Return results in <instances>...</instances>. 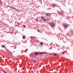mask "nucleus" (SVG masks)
<instances>
[{
    "label": "nucleus",
    "instance_id": "nucleus-1",
    "mask_svg": "<svg viewBox=\"0 0 73 73\" xmlns=\"http://www.w3.org/2000/svg\"><path fill=\"white\" fill-rule=\"evenodd\" d=\"M41 18L43 20L45 21H48V19H49V18H48V17H46L45 18L43 17H41Z\"/></svg>",
    "mask_w": 73,
    "mask_h": 73
},
{
    "label": "nucleus",
    "instance_id": "nucleus-2",
    "mask_svg": "<svg viewBox=\"0 0 73 73\" xmlns=\"http://www.w3.org/2000/svg\"><path fill=\"white\" fill-rule=\"evenodd\" d=\"M63 27H65V28H67V27H68V25L67 23H65L63 24Z\"/></svg>",
    "mask_w": 73,
    "mask_h": 73
},
{
    "label": "nucleus",
    "instance_id": "nucleus-3",
    "mask_svg": "<svg viewBox=\"0 0 73 73\" xmlns=\"http://www.w3.org/2000/svg\"><path fill=\"white\" fill-rule=\"evenodd\" d=\"M49 24H50L51 27H54L55 26L54 24L53 23H49Z\"/></svg>",
    "mask_w": 73,
    "mask_h": 73
},
{
    "label": "nucleus",
    "instance_id": "nucleus-4",
    "mask_svg": "<svg viewBox=\"0 0 73 73\" xmlns=\"http://www.w3.org/2000/svg\"><path fill=\"white\" fill-rule=\"evenodd\" d=\"M58 14H59V15H61V16H63V15H64V14L63 13H62V12L60 13V12H59Z\"/></svg>",
    "mask_w": 73,
    "mask_h": 73
},
{
    "label": "nucleus",
    "instance_id": "nucleus-5",
    "mask_svg": "<svg viewBox=\"0 0 73 73\" xmlns=\"http://www.w3.org/2000/svg\"><path fill=\"white\" fill-rule=\"evenodd\" d=\"M46 15L47 16H50L51 14L49 13H46Z\"/></svg>",
    "mask_w": 73,
    "mask_h": 73
},
{
    "label": "nucleus",
    "instance_id": "nucleus-6",
    "mask_svg": "<svg viewBox=\"0 0 73 73\" xmlns=\"http://www.w3.org/2000/svg\"><path fill=\"white\" fill-rule=\"evenodd\" d=\"M10 7L11 8H12V9H16L15 8V7Z\"/></svg>",
    "mask_w": 73,
    "mask_h": 73
},
{
    "label": "nucleus",
    "instance_id": "nucleus-7",
    "mask_svg": "<svg viewBox=\"0 0 73 73\" xmlns=\"http://www.w3.org/2000/svg\"><path fill=\"white\" fill-rule=\"evenodd\" d=\"M44 52H39V54H44Z\"/></svg>",
    "mask_w": 73,
    "mask_h": 73
},
{
    "label": "nucleus",
    "instance_id": "nucleus-8",
    "mask_svg": "<svg viewBox=\"0 0 73 73\" xmlns=\"http://www.w3.org/2000/svg\"><path fill=\"white\" fill-rule=\"evenodd\" d=\"M35 20H36V22H37L38 21V19H37V18H36V19H35Z\"/></svg>",
    "mask_w": 73,
    "mask_h": 73
},
{
    "label": "nucleus",
    "instance_id": "nucleus-9",
    "mask_svg": "<svg viewBox=\"0 0 73 73\" xmlns=\"http://www.w3.org/2000/svg\"><path fill=\"white\" fill-rule=\"evenodd\" d=\"M52 6H53V7H54V6L56 5H55V4H52Z\"/></svg>",
    "mask_w": 73,
    "mask_h": 73
},
{
    "label": "nucleus",
    "instance_id": "nucleus-10",
    "mask_svg": "<svg viewBox=\"0 0 73 73\" xmlns=\"http://www.w3.org/2000/svg\"><path fill=\"white\" fill-rule=\"evenodd\" d=\"M40 45H43V44H42V42H40Z\"/></svg>",
    "mask_w": 73,
    "mask_h": 73
},
{
    "label": "nucleus",
    "instance_id": "nucleus-11",
    "mask_svg": "<svg viewBox=\"0 0 73 73\" xmlns=\"http://www.w3.org/2000/svg\"><path fill=\"white\" fill-rule=\"evenodd\" d=\"M0 3L1 5H2V3H1V0H0Z\"/></svg>",
    "mask_w": 73,
    "mask_h": 73
},
{
    "label": "nucleus",
    "instance_id": "nucleus-12",
    "mask_svg": "<svg viewBox=\"0 0 73 73\" xmlns=\"http://www.w3.org/2000/svg\"><path fill=\"white\" fill-rule=\"evenodd\" d=\"M23 39H25V36H23Z\"/></svg>",
    "mask_w": 73,
    "mask_h": 73
},
{
    "label": "nucleus",
    "instance_id": "nucleus-13",
    "mask_svg": "<svg viewBox=\"0 0 73 73\" xmlns=\"http://www.w3.org/2000/svg\"><path fill=\"white\" fill-rule=\"evenodd\" d=\"M37 54H38V53H37V52H36L35 53V55H37Z\"/></svg>",
    "mask_w": 73,
    "mask_h": 73
},
{
    "label": "nucleus",
    "instance_id": "nucleus-14",
    "mask_svg": "<svg viewBox=\"0 0 73 73\" xmlns=\"http://www.w3.org/2000/svg\"><path fill=\"white\" fill-rule=\"evenodd\" d=\"M23 27L24 28H25V27H26V26L25 25H23Z\"/></svg>",
    "mask_w": 73,
    "mask_h": 73
},
{
    "label": "nucleus",
    "instance_id": "nucleus-15",
    "mask_svg": "<svg viewBox=\"0 0 73 73\" xmlns=\"http://www.w3.org/2000/svg\"><path fill=\"white\" fill-rule=\"evenodd\" d=\"M4 47V48H5V46L4 45H3L2 46V48H3Z\"/></svg>",
    "mask_w": 73,
    "mask_h": 73
},
{
    "label": "nucleus",
    "instance_id": "nucleus-16",
    "mask_svg": "<svg viewBox=\"0 0 73 73\" xmlns=\"http://www.w3.org/2000/svg\"><path fill=\"white\" fill-rule=\"evenodd\" d=\"M17 27H18V28H19V25H17L16 26V27H17Z\"/></svg>",
    "mask_w": 73,
    "mask_h": 73
},
{
    "label": "nucleus",
    "instance_id": "nucleus-17",
    "mask_svg": "<svg viewBox=\"0 0 73 73\" xmlns=\"http://www.w3.org/2000/svg\"><path fill=\"white\" fill-rule=\"evenodd\" d=\"M71 33H73V31H71Z\"/></svg>",
    "mask_w": 73,
    "mask_h": 73
},
{
    "label": "nucleus",
    "instance_id": "nucleus-18",
    "mask_svg": "<svg viewBox=\"0 0 73 73\" xmlns=\"http://www.w3.org/2000/svg\"><path fill=\"white\" fill-rule=\"evenodd\" d=\"M15 9H16V11H17L18 12H19V11H18V10L16 9V8Z\"/></svg>",
    "mask_w": 73,
    "mask_h": 73
},
{
    "label": "nucleus",
    "instance_id": "nucleus-19",
    "mask_svg": "<svg viewBox=\"0 0 73 73\" xmlns=\"http://www.w3.org/2000/svg\"><path fill=\"white\" fill-rule=\"evenodd\" d=\"M28 50V49H27L25 51V52H27Z\"/></svg>",
    "mask_w": 73,
    "mask_h": 73
},
{
    "label": "nucleus",
    "instance_id": "nucleus-20",
    "mask_svg": "<svg viewBox=\"0 0 73 73\" xmlns=\"http://www.w3.org/2000/svg\"><path fill=\"white\" fill-rule=\"evenodd\" d=\"M54 56H57V54H54Z\"/></svg>",
    "mask_w": 73,
    "mask_h": 73
},
{
    "label": "nucleus",
    "instance_id": "nucleus-21",
    "mask_svg": "<svg viewBox=\"0 0 73 73\" xmlns=\"http://www.w3.org/2000/svg\"><path fill=\"white\" fill-rule=\"evenodd\" d=\"M61 53L64 54V53H65V52H61Z\"/></svg>",
    "mask_w": 73,
    "mask_h": 73
},
{
    "label": "nucleus",
    "instance_id": "nucleus-22",
    "mask_svg": "<svg viewBox=\"0 0 73 73\" xmlns=\"http://www.w3.org/2000/svg\"><path fill=\"white\" fill-rule=\"evenodd\" d=\"M38 32H40V31L38 30H37Z\"/></svg>",
    "mask_w": 73,
    "mask_h": 73
},
{
    "label": "nucleus",
    "instance_id": "nucleus-23",
    "mask_svg": "<svg viewBox=\"0 0 73 73\" xmlns=\"http://www.w3.org/2000/svg\"><path fill=\"white\" fill-rule=\"evenodd\" d=\"M10 32L11 33V34L13 33V32Z\"/></svg>",
    "mask_w": 73,
    "mask_h": 73
},
{
    "label": "nucleus",
    "instance_id": "nucleus-24",
    "mask_svg": "<svg viewBox=\"0 0 73 73\" xmlns=\"http://www.w3.org/2000/svg\"><path fill=\"white\" fill-rule=\"evenodd\" d=\"M3 72H4V73H6V72H5V71H3Z\"/></svg>",
    "mask_w": 73,
    "mask_h": 73
},
{
    "label": "nucleus",
    "instance_id": "nucleus-25",
    "mask_svg": "<svg viewBox=\"0 0 73 73\" xmlns=\"http://www.w3.org/2000/svg\"><path fill=\"white\" fill-rule=\"evenodd\" d=\"M33 36H31L30 37V38H33Z\"/></svg>",
    "mask_w": 73,
    "mask_h": 73
},
{
    "label": "nucleus",
    "instance_id": "nucleus-26",
    "mask_svg": "<svg viewBox=\"0 0 73 73\" xmlns=\"http://www.w3.org/2000/svg\"><path fill=\"white\" fill-rule=\"evenodd\" d=\"M34 62H36V60L34 61Z\"/></svg>",
    "mask_w": 73,
    "mask_h": 73
},
{
    "label": "nucleus",
    "instance_id": "nucleus-27",
    "mask_svg": "<svg viewBox=\"0 0 73 73\" xmlns=\"http://www.w3.org/2000/svg\"><path fill=\"white\" fill-rule=\"evenodd\" d=\"M17 24H19V25H20V24H19V23H17Z\"/></svg>",
    "mask_w": 73,
    "mask_h": 73
},
{
    "label": "nucleus",
    "instance_id": "nucleus-28",
    "mask_svg": "<svg viewBox=\"0 0 73 73\" xmlns=\"http://www.w3.org/2000/svg\"><path fill=\"white\" fill-rule=\"evenodd\" d=\"M49 49H51V47L50 48H49Z\"/></svg>",
    "mask_w": 73,
    "mask_h": 73
},
{
    "label": "nucleus",
    "instance_id": "nucleus-29",
    "mask_svg": "<svg viewBox=\"0 0 73 73\" xmlns=\"http://www.w3.org/2000/svg\"><path fill=\"white\" fill-rule=\"evenodd\" d=\"M31 61H33V60H32Z\"/></svg>",
    "mask_w": 73,
    "mask_h": 73
},
{
    "label": "nucleus",
    "instance_id": "nucleus-30",
    "mask_svg": "<svg viewBox=\"0 0 73 73\" xmlns=\"http://www.w3.org/2000/svg\"><path fill=\"white\" fill-rule=\"evenodd\" d=\"M12 31L13 32V30H12Z\"/></svg>",
    "mask_w": 73,
    "mask_h": 73
},
{
    "label": "nucleus",
    "instance_id": "nucleus-31",
    "mask_svg": "<svg viewBox=\"0 0 73 73\" xmlns=\"http://www.w3.org/2000/svg\"><path fill=\"white\" fill-rule=\"evenodd\" d=\"M51 44H52V43H51Z\"/></svg>",
    "mask_w": 73,
    "mask_h": 73
}]
</instances>
